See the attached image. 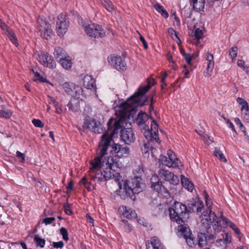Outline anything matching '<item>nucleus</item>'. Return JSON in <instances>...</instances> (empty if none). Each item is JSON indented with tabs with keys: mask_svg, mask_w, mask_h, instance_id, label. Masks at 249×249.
<instances>
[{
	"mask_svg": "<svg viewBox=\"0 0 249 249\" xmlns=\"http://www.w3.org/2000/svg\"><path fill=\"white\" fill-rule=\"evenodd\" d=\"M154 84V81L152 83L149 81L145 87L142 88H140L138 91L129 97L126 101L121 104V117L115 121L113 125V131L111 133V135H114L118 133L119 130L123 125L124 120L129 115V112L133 111L137 107L142 106L144 104L146 101V98L144 94L151 88Z\"/></svg>",
	"mask_w": 249,
	"mask_h": 249,
	"instance_id": "1",
	"label": "nucleus"
},
{
	"mask_svg": "<svg viewBox=\"0 0 249 249\" xmlns=\"http://www.w3.org/2000/svg\"><path fill=\"white\" fill-rule=\"evenodd\" d=\"M92 165L90 170L92 172L96 171L93 180L98 182L106 181L116 177L120 174L119 164L112 157H107V159L98 156L91 161Z\"/></svg>",
	"mask_w": 249,
	"mask_h": 249,
	"instance_id": "2",
	"label": "nucleus"
},
{
	"mask_svg": "<svg viewBox=\"0 0 249 249\" xmlns=\"http://www.w3.org/2000/svg\"><path fill=\"white\" fill-rule=\"evenodd\" d=\"M129 152L128 147L115 143L110 135L106 133L101 136L97 154L104 158L110 156L112 157L111 155L121 158L127 157Z\"/></svg>",
	"mask_w": 249,
	"mask_h": 249,
	"instance_id": "3",
	"label": "nucleus"
},
{
	"mask_svg": "<svg viewBox=\"0 0 249 249\" xmlns=\"http://www.w3.org/2000/svg\"><path fill=\"white\" fill-rule=\"evenodd\" d=\"M117 184L119 188L117 191V195L123 199L129 197L132 200H135V194L142 192L145 188V183L140 177L117 181Z\"/></svg>",
	"mask_w": 249,
	"mask_h": 249,
	"instance_id": "4",
	"label": "nucleus"
},
{
	"mask_svg": "<svg viewBox=\"0 0 249 249\" xmlns=\"http://www.w3.org/2000/svg\"><path fill=\"white\" fill-rule=\"evenodd\" d=\"M201 228L202 231H206L208 233H210L211 226L212 225L214 231L219 232L222 230L220 222L215 213L209 210V214L207 213H203L201 216Z\"/></svg>",
	"mask_w": 249,
	"mask_h": 249,
	"instance_id": "5",
	"label": "nucleus"
},
{
	"mask_svg": "<svg viewBox=\"0 0 249 249\" xmlns=\"http://www.w3.org/2000/svg\"><path fill=\"white\" fill-rule=\"evenodd\" d=\"M169 212L171 219L178 223H183L188 217V208L180 202H175Z\"/></svg>",
	"mask_w": 249,
	"mask_h": 249,
	"instance_id": "6",
	"label": "nucleus"
},
{
	"mask_svg": "<svg viewBox=\"0 0 249 249\" xmlns=\"http://www.w3.org/2000/svg\"><path fill=\"white\" fill-rule=\"evenodd\" d=\"M142 131L145 138L148 140V142L144 145V147L142 150L144 151L145 154L148 152V145H150V141L155 140L158 143L160 142L159 138L158 137V125L156 122L152 119L151 123L150 130H149L147 126H144L142 129Z\"/></svg>",
	"mask_w": 249,
	"mask_h": 249,
	"instance_id": "7",
	"label": "nucleus"
},
{
	"mask_svg": "<svg viewBox=\"0 0 249 249\" xmlns=\"http://www.w3.org/2000/svg\"><path fill=\"white\" fill-rule=\"evenodd\" d=\"M160 162L169 168L180 169L183 166L180 160L178 159L175 154L171 150L167 151V156L161 155L159 159Z\"/></svg>",
	"mask_w": 249,
	"mask_h": 249,
	"instance_id": "8",
	"label": "nucleus"
},
{
	"mask_svg": "<svg viewBox=\"0 0 249 249\" xmlns=\"http://www.w3.org/2000/svg\"><path fill=\"white\" fill-rule=\"evenodd\" d=\"M81 26L84 27L85 32L89 36L96 38L103 37L105 35V30L99 25L93 23L85 25L82 21Z\"/></svg>",
	"mask_w": 249,
	"mask_h": 249,
	"instance_id": "9",
	"label": "nucleus"
},
{
	"mask_svg": "<svg viewBox=\"0 0 249 249\" xmlns=\"http://www.w3.org/2000/svg\"><path fill=\"white\" fill-rule=\"evenodd\" d=\"M62 87L65 92L72 97L80 99L81 100L86 98V95L82 88L79 86H76L73 83L65 82L63 84Z\"/></svg>",
	"mask_w": 249,
	"mask_h": 249,
	"instance_id": "10",
	"label": "nucleus"
},
{
	"mask_svg": "<svg viewBox=\"0 0 249 249\" xmlns=\"http://www.w3.org/2000/svg\"><path fill=\"white\" fill-rule=\"evenodd\" d=\"M37 27L41 36L49 39L53 34V30L49 22L44 18L40 17L37 20Z\"/></svg>",
	"mask_w": 249,
	"mask_h": 249,
	"instance_id": "11",
	"label": "nucleus"
},
{
	"mask_svg": "<svg viewBox=\"0 0 249 249\" xmlns=\"http://www.w3.org/2000/svg\"><path fill=\"white\" fill-rule=\"evenodd\" d=\"M69 25V21L66 14L61 13L57 17L56 23L57 34L59 36H63L67 31Z\"/></svg>",
	"mask_w": 249,
	"mask_h": 249,
	"instance_id": "12",
	"label": "nucleus"
},
{
	"mask_svg": "<svg viewBox=\"0 0 249 249\" xmlns=\"http://www.w3.org/2000/svg\"><path fill=\"white\" fill-rule=\"evenodd\" d=\"M159 177L169 182L171 184L177 185L179 183L178 177L174 173L165 169H160L158 172Z\"/></svg>",
	"mask_w": 249,
	"mask_h": 249,
	"instance_id": "13",
	"label": "nucleus"
},
{
	"mask_svg": "<svg viewBox=\"0 0 249 249\" xmlns=\"http://www.w3.org/2000/svg\"><path fill=\"white\" fill-rule=\"evenodd\" d=\"M37 54V59L40 64L50 69H54L55 68L56 64L52 55L46 52H38Z\"/></svg>",
	"mask_w": 249,
	"mask_h": 249,
	"instance_id": "14",
	"label": "nucleus"
},
{
	"mask_svg": "<svg viewBox=\"0 0 249 249\" xmlns=\"http://www.w3.org/2000/svg\"><path fill=\"white\" fill-rule=\"evenodd\" d=\"M108 61L111 66L118 71L126 69L125 62L120 56L111 55L108 57Z\"/></svg>",
	"mask_w": 249,
	"mask_h": 249,
	"instance_id": "15",
	"label": "nucleus"
},
{
	"mask_svg": "<svg viewBox=\"0 0 249 249\" xmlns=\"http://www.w3.org/2000/svg\"><path fill=\"white\" fill-rule=\"evenodd\" d=\"M83 127L85 129H88L95 133H101L100 123L96 121L94 119L89 118L85 120Z\"/></svg>",
	"mask_w": 249,
	"mask_h": 249,
	"instance_id": "16",
	"label": "nucleus"
},
{
	"mask_svg": "<svg viewBox=\"0 0 249 249\" xmlns=\"http://www.w3.org/2000/svg\"><path fill=\"white\" fill-rule=\"evenodd\" d=\"M120 138L121 140L127 144L134 142L135 140L134 133L131 128L122 129Z\"/></svg>",
	"mask_w": 249,
	"mask_h": 249,
	"instance_id": "17",
	"label": "nucleus"
},
{
	"mask_svg": "<svg viewBox=\"0 0 249 249\" xmlns=\"http://www.w3.org/2000/svg\"><path fill=\"white\" fill-rule=\"evenodd\" d=\"M205 58L206 61L207 68L204 71V75L205 77H209L211 75L214 67L213 55L208 52L205 54Z\"/></svg>",
	"mask_w": 249,
	"mask_h": 249,
	"instance_id": "18",
	"label": "nucleus"
},
{
	"mask_svg": "<svg viewBox=\"0 0 249 249\" xmlns=\"http://www.w3.org/2000/svg\"><path fill=\"white\" fill-rule=\"evenodd\" d=\"M151 187L152 189L158 192H163L166 190L162 185V181L157 175H153L151 178Z\"/></svg>",
	"mask_w": 249,
	"mask_h": 249,
	"instance_id": "19",
	"label": "nucleus"
},
{
	"mask_svg": "<svg viewBox=\"0 0 249 249\" xmlns=\"http://www.w3.org/2000/svg\"><path fill=\"white\" fill-rule=\"evenodd\" d=\"M188 213L191 212H195L196 210L197 213H201L203 209V206L201 203L195 202L194 200L188 201Z\"/></svg>",
	"mask_w": 249,
	"mask_h": 249,
	"instance_id": "20",
	"label": "nucleus"
},
{
	"mask_svg": "<svg viewBox=\"0 0 249 249\" xmlns=\"http://www.w3.org/2000/svg\"><path fill=\"white\" fill-rule=\"evenodd\" d=\"M119 210L122 212L123 214L128 219L135 218L137 216L134 210L126 206H122L120 207Z\"/></svg>",
	"mask_w": 249,
	"mask_h": 249,
	"instance_id": "21",
	"label": "nucleus"
},
{
	"mask_svg": "<svg viewBox=\"0 0 249 249\" xmlns=\"http://www.w3.org/2000/svg\"><path fill=\"white\" fill-rule=\"evenodd\" d=\"M83 85L87 89H92L95 88V81L90 75H86L83 79Z\"/></svg>",
	"mask_w": 249,
	"mask_h": 249,
	"instance_id": "22",
	"label": "nucleus"
},
{
	"mask_svg": "<svg viewBox=\"0 0 249 249\" xmlns=\"http://www.w3.org/2000/svg\"><path fill=\"white\" fill-rule=\"evenodd\" d=\"M179 225L178 226V231L180 232L183 235V237H187V236L190 235L191 232L190 230L187 225L183 223H178Z\"/></svg>",
	"mask_w": 249,
	"mask_h": 249,
	"instance_id": "23",
	"label": "nucleus"
},
{
	"mask_svg": "<svg viewBox=\"0 0 249 249\" xmlns=\"http://www.w3.org/2000/svg\"><path fill=\"white\" fill-rule=\"evenodd\" d=\"M62 67L66 70L70 69L72 65V63L70 57L67 55L64 58L61 59L58 61Z\"/></svg>",
	"mask_w": 249,
	"mask_h": 249,
	"instance_id": "24",
	"label": "nucleus"
},
{
	"mask_svg": "<svg viewBox=\"0 0 249 249\" xmlns=\"http://www.w3.org/2000/svg\"><path fill=\"white\" fill-rule=\"evenodd\" d=\"M68 54L66 52L59 47H56L54 51V55L56 60L58 61L61 59L64 58Z\"/></svg>",
	"mask_w": 249,
	"mask_h": 249,
	"instance_id": "25",
	"label": "nucleus"
},
{
	"mask_svg": "<svg viewBox=\"0 0 249 249\" xmlns=\"http://www.w3.org/2000/svg\"><path fill=\"white\" fill-rule=\"evenodd\" d=\"M181 182L182 186L190 192H192L193 189V184L189 181L188 178L184 176H181Z\"/></svg>",
	"mask_w": 249,
	"mask_h": 249,
	"instance_id": "26",
	"label": "nucleus"
},
{
	"mask_svg": "<svg viewBox=\"0 0 249 249\" xmlns=\"http://www.w3.org/2000/svg\"><path fill=\"white\" fill-rule=\"evenodd\" d=\"M206 0H192L194 8L196 11H202L205 7Z\"/></svg>",
	"mask_w": 249,
	"mask_h": 249,
	"instance_id": "27",
	"label": "nucleus"
},
{
	"mask_svg": "<svg viewBox=\"0 0 249 249\" xmlns=\"http://www.w3.org/2000/svg\"><path fill=\"white\" fill-rule=\"evenodd\" d=\"M221 219L222 220L223 224H228L229 226L237 234H240V231L239 229L231 220L225 217H223V216H221Z\"/></svg>",
	"mask_w": 249,
	"mask_h": 249,
	"instance_id": "28",
	"label": "nucleus"
},
{
	"mask_svg": "<svg viewBox=\"0 0 249 249\" xmlns=\"http://www.w3.org/2000/svg\"><path fill=\"white\" fill-rule=\"evenodd\" d=\"M148 119V116L145 113L140 112L137 116L136 122L139 125H142L145 124Z\"/></svg>",
	"mask_w": 249,
	"mask_h": 249,
	"instance_id": "29",
	"label": "nucleus"
},
{
	"mask_svg": "<svg viewBox=\"0 0 249 249\" xmlns=\"http://www.w3.org/2000/svg\"><path fill=\"white\" fill-rule=\"evenodd\" d=\"M120 227L122 231L126 233L130 232L132 230V227L126 220H121L120 223Z\"/></svg>",
	"mask_w": 249,
	"mask_h": 249,
	"instance_id": "30",
	"label": "nucleus"
},
{
	"mask_svg": "<svg viewBox=\"0 0 249 249\" xmlns=\"http://www.w3.org/2000/svg\"><path fill=\"white\" fill-rule=\"evenodd\" d=\"M194 36H195V42H194L196 45H198L199 43V40L203 37V33L202 30L197 28L194 32Z\"/></svg>",
	"mask_w": 249,
	"mask_h": 249,
	"instance_id": "31",
	"label": "nucleus"
},
{
	"mask_svg": "<svg viewBox=\"0 0 249 249\" xmlns=\"http://www.w3.org/2000/svg\"><path fill=\"white\" fill-rule=\"evenodd\" d=\"M154 8L163 18H166L168 17L169 15L168 12L162 5L159 4H156L155 5Z\"/></svg>",
	"mask_w": 249,
	"mask_h": 249,
	"instance_id": "32",
	"label": "nucleus"
},
{
	"mask_svg": "<svg viewBox=\"0 0 249 249\" xmlns=\"http://www.w3.org/2000/svg\"><path fill=\"white\" fill-rule=\"evenodd\" d=\"M103 6L108 11L111 12L114 9V6L110 0H100Z\"/></svg>",
	"mask_w": 249,
	"mask_h": 249,
	"instance_id": "33",
	"label": "nucleus"
},
{
	"mask_svg": "<svg viewBox=\"0 0 249 249\" xmlns=\"http://www.w3.org/2000/svg\"><path fill=\"white\" fill-rule=\"evenodd\" d=\"M213 155L217 157L221 161L224 162H227V160L224 157L222 152L220 151V148L215 147L214 151H213Z\"/></svg>",
	"mask_w": 249,
	"mask_h": 249,
	"instance_id": "34",
	"label": "nucleus"
},
{
	"mask_svg": "<svg viewBox=\"0 0 249 249\" xmlns=\"http://www.w3.org/2000/svg\"><path fill=\"white\" fill-rule=\"evenodd\" d=\"M198 245L200 247H203L207 244V239L205 235L202 233L198 235Z\"/></svg>",
	"mask_w": 249,
	"mask_h": 249,
	"instance_id": "35",
	"label": "nucleus"
},
{
	"mask_svg": "<svg viewBox=\"0 0 249 249\" xmlns=\"http://www.w3.org/2000/svg\"><path fill=\"white\" fill-rule=\"evenodd\" d=\"M184 238L186 240L187 244L190 247H194L196 244V241H195V238L192 233L189 236L184 237Z\"/></svg>",
	"mask_w": 249,
	"mask_h": 249,
	"instance_id": "36",
	"label": "nucleus"
},
{
	"mask_svg": "<svg viewBox=\"0 0 249 249\" xmlns=\"http://www.w3.org/2000/svg\"><path fill=\"white\" fill-rule=\"evenodd\" d=\"M34 241L36 244L37 247L43 248L45 244V240L41 238L39 235H36L34 238Z\"/></svg>",
	"mask_w": 249,
	"mask_h": 249,
	"instance_id": "37",
	"label": "nucleus"
},
{
	"mask_svg": "<svg viewBox=\"0 0 249 249\" xmlns=\"http://www.w3.org/2000/svg\"><path fill=\"white\" fill-rule=\"evenodd\" d=\"M237 102L242 106L241 110L243 112L244 110L249 109V106L247 102L244 99L238 97L237 98Z\"/></svg>",
	"mask_w": 249,
	"mask_h": 249,
	"instance_id": "38",
	"label": "nucleus"
},
{
	"mask_svg": "<svg viewBox=\"0 0 249 249\" xmlns=\"http://www.w3.org/2000/svg\"><path fill=\"white\" fill-rule=\"evenodd\" d=\"M5 33L8 36L10 40L14 44L17 45L18 44L17 39L15 34L12 32V31L8 30Z\"/></svg>",
	"mask_w": 249,
	"mask_h": 249,
	"instance_id": "39",
	"label": "nucleus"
},
{
	"mask_svg": "<svg viewBox=\"0 0 249 249\" xmlns=\"http://www.w3.org/2000/svg\"><path fill=\"white\" fill-rule=\"evenodd\" d=\"M12 115L11 111L9 109L5 110H0V117L4 118H9Z\"/></svg>",
	"mask_w": 249,
	"mask_h": 249,
	"instance_id": "40",
	"label": "nucleus"
},
{
	"mask_svg": "<svg viewBox=\"0 0 249 249\" xmlns=\"http://www.w3.org/2000/svg\"><path fill=\"white\" fill-rule=\"evenodd\" d=\"M60 232L62 236L63 239L65 241H68L69 240V236L67 229L64 227H62L60 230Z\"/></svg>",
	"mask_w": 249,
	"mask_h": 249,
	"instance_id": "41",
	"label": "nucleus"
},
{
	"mask_svg": "<svg viewBox=\"0 0 249 249\" xmlns=\"http://www.w3.org/2000/svg\"><path fill=\"white\" fill-rule=\"evenodd\" d=\"M237 51L238 49L237 47H233L230 50V55L232 60L236 57Z\"/></svg>",
	"mask_w": 249,
	"mask_h": 249,
	"instance_id": "42",
	"label": "nucleus"
},
{
	"mask_svg": "<svg viewBox=\"0 0 249 249\" xmlns=\"http://www.w3.org/2000/svg\"><path fill=\"white\" fill-rule=\"evenodd\" d=\"M33 73H34V81H39L40 82H44V78L40 76L39 73L37 72H35L33 70H32Z\"/></svg>",
	"mask_w": 249,
	"mask_h": 249,
	"instance_id": "43",
	"label": "nucleus"
},
{
	"mask_svg": "<svg viewBox=\"0 0 249 249\" xmlns=\"http://www.w3.org/2000/svg\"><path fill=\"white\" fill-rule=\"evenodd\" d=\"M32 123L36 127L41 128L44 126L42 122L39 119H34L32 120Z\"/></svg>",
	"mask_w": 249,
	"mask_h": 249,
	"instance_id": "44",
	"label": "nucleus"
},
{
	"mask_svg": "<svg viewBox=\"0 0 249 249\" xmlns=\"http://www.w3.org/2000/svg\"><path fill=\"white\" fill-rule=\"evenodd\" d=\"M54 220L55 218L53 217H47L43 219V222L44 223L45 225H48L51 224Z\"/></svg>",
	"mask_w": 249,
	"mask_h": 249,
	"instance_id": "45",
	"label": "nucleus"
},
{
	"mask_svg": "<svg viewBox=\"0 0 249 249\" xmlns=\"http://www.w3.org/2000/svg\"><path fill=\"white\" fill-rule=\"evenodd\" d=\"M64 209L65 212L68 215H71L72 214V211L71 210V209L70 208V206L68 204H65L64 205Z\"/></svg>",
	"mask_w": 249,
	"mask_h": 249,
	"instance_id": "46",
	"label": "nucleus"
},
{
	"mask_svg": "<svg viewBox=\"0 0 249 249\" xmlns=\"http://www.w3.org/2000/svg\"><path fill=\"white\" fill-rule=\"evenodd\" d=\"M53 246L54 248H62L64 246V243L61 241L58 242H53Z\"/></svg>",
	"mask_w": 249,
	"mask_h": 249,
	"instance_id": "47",
	"label": "nucleus"
},
{
	"mask_svg": "<svg viewBox=\"0 0 249 249\" xmlns=\"http://www.w3.org/2000/svg\"><path fill=\"white\" fill-rule=\"evenodd\" d=\"M150 246H149L147 249H163V247L161 245V244L160 242L155 244L154 245L151 247L152 249H150Z\"/></svg>",
	"mask_w": 249,
	"mask_h": 249,
	"instance_id": "48",
	"label": "nucleus"
},
{
	"mask_svg": "<svg viewBox=\"0 0 249 249\" xmlns=\"http://www.w3.org/2000/svg\"><path fill=\"white\" fill-rule=\"evenodd\" d=\"M183 58L186 60L188 64L191 65L192 56L190 55V54L187 53L183 56Z\"/></svg>",
	"mask_w": 249,
	"mask_h": 249,
	"instance_id": "49",
	"label": "nucleus"
},
{
	"mask_svg": "<svg viewBox=\"0 0 249 249\" xmlns=\"http://www.w3.org/2000/svg\"><path fill=\"white\" fill-rule=\"evenodd\" d=\"M16 156L18 159H21V161L22 162H24L25 161V156L23 153L17 151L16 152Z\"/></svg>",
	"mask_w": 249,
	"mask_h": 249,
	"instance_id": "50",
	"label": "nucleus"
},
{
	"mask_svg": "<svg viewBox=\"0 0 249 249\" xmlns=\"http://www.w3.org/2000/svg\"><path fill=\"white\" fill-rule=\"evenodd\" d=\"M224 242L225 244L230 243L231 241V236L229 234L226 233L225 237H224Z\"/></svg>",
	"mask_w": 249,
	"mask_h": 249,
	"instance_id": "51",
	"label": "nucleus"
},
{
	"mask_svg": "<svg viewBox=\"0 0 249 249\" xmlns=\"http://www.w3.org/2000/svg\"><path fill=\"white\" fill-rule=\"evenodd\" d=\"M0 27L2 30L6 32L8 31V27L7 25L2 21V20L0 18Z\"/></svg>",
	"mask_w": 249,
	"mask_h": 249,
	"instance_id": "52",
	"label": "nucleus"
},
{
	"mask_svg": "<svg viewBox=\"0 0 249 249\" xmlns=\"http://www.w3.org/2000/svg\"><path fill=\"white\" fill-rule=\"evenodd\" d=\"M244 119L247 122L249 123V109L244 110Z\"/></svg>",
	"mask_w": 249,
	"mask_h": 249,
	"instance_id": "53",
	"label": "nucleus"
},
{
	"mask_svg": "<svg viewBox=\"0 0 249 249\" xmlns=\"http://www.w3.org/2000/svg\"><path fill=\"white\" fill-rule=\"evenodd\" d=\"M237 66L242 69L245 71V68H247V67L245 66V62L242 60H238L237 63Z\"/></svg>",
	"mask_w": 249,
	"mask_h": 249,
	"instance_id": "54",
	"label": "nucleus"
},
{
	"mask_svg": "<svg viewBox=\"0 0 249 249\" xmlns=\"http://www.w3.org/2000/svg\"><path fill=\"white\" fill-rule=\"evenodd\" d=\"M140 39L141 41V42H142L144 48L145 49H147L148 48V44H147L146 40L144 38V37L140 35Z\"/></svg>",
	"mask_w": 249,
	"mask_h": 249,
	"instance_id": "55",
	"label": "nucleus"
},
{
	"mask_svg": "<svg viewBox=\"0 0 249 249\" xmlns=\"http://www.w3.org/2000/svg\"><path fill=\"white\" fill-rule=\"evenodd\" d=\"M159 242H160V241L158 238H157V237H153V238H152L151 241V247L154 245L155 244H157Z\"/></svg>",
	"mask_w": 249,
	"mask_h": 249,
	"instance_id": "56",
	"label": "nucleus"
},
{
	"mask_svg": "<svg viewBox=\"0 0 249 249\" xmlns=\"http://www.w3.org/2000/svg\"><path fill=\"white\" fill-rule=\"evenodd\" d=\"M48 102L49 104H53L54 106L57 105V103L56 102V101L52 97L50 96H48Z\"/></svg>",
	"mask_w": 249,
	"mask_h": 249,
	"instance_id": "57",
	"label": "nucleus"
},
{
	"mask_svg": "<svg viewBox=\"0 0 249 249\" xmlns=\"http://www.w3.org/2000/svg\"><path fill=\"white\" fill-rule=\"evenodd\" d=\"M168 32L172 37H173L174 36L177 37L176 31L172 28H169L168 30Z\"/></svg>",
	"mask_w": 249,
	"mask_h": 249,
	"instance_id": "58",
	"label": "nucleus"
},
{
	"mask_svg": "<svg viewBox=\"0 0 249 249\" xmlns=\"http://www.w3.org/2000/svg\"><path fill=\"white\" fill-rule=\"evenodd\" d=\"M174 25H176L178 27H179L180 25V20L175 15L174 18Z\"/></svg>",
	"mask_w": 249,
	"mask_h": 249,
	"instance_id": "59",
	"label": "nucleus"
},
{
	"mask_svg": "<svg viewBox=\"0 0 249 249\" xmlns=\"http://www.w3.org/2000/svg\"><path fill=\"white\" fill-rule=\"evenodd\" d=\"M55 107V113L57 114H61L62 112V110L61 108L58 106V103L57 104V105L54 106Z\"/></svg>",
	"mask_w": 249,
	"mask_h": 249,
	"instance_id": "60",
	"label": "nucleus"
},
{
	"mask_svg": "<svg viewBox=\"0 0 249 249\" xmlns=\"http://www.w3.org/2000/svg\"><path fill=\"white\" fill-rule=\"evenodd\" d=\"M203 140L207 144H209L212 142V140L209 137H204Z\"/></svg>",
	"mask_w": 249,
	"mask_h": 249,
	"instance_id": "61",
	"label": "nucleus"
},
{
	"mask_svg": "<svg viewBox=\"0 0 249 249\" xmlns=\"http://www.w3.org/2000/svg\"><path fill=\"white\" fill-rule=\"evenodd\" d=\"M205 201H206V205L207 206L208 208L209 209L211 206V202L210 200H209L208 196H207V195H206L205 196Z\"/></svg>",
	"mask_w": 249,
	"mask_h": 249,
	"instance_id": "62",
	"label": "nucleus"
},
{
	"mask_svg": "<svg viewBox=\"0 0 249 249\" xmlns=\"http://www.w3.org/2000/svg\"><path fill=\"white\" fill-rule=\"evenodd\" d=\"M73 183L72 181H71L69 184H68V185L67 187V192L68 191H70L71 190V189H72V188L73 187Z\"/></svg>",
	"mask_w": 249,
	"mask_h": 249,
	"instance_id": "63",
	"label": "nucleus"
},
{
	"mask_svg": "<svg viewBox=\"0 0 249 249\" xmlns=\"http://www.w3.org/2000/svg\"><path fill=\"white\" fill-rule=\"evenodd\" d=\"M166 58H167V59H168V61H169L170 62H172L173 63H174V61H173V59H172V56L170 52H169L166 54Z\"/></svg>",
	"mask_w": 249,
	"mask_h": 249,
	"instance_id": "64",
	"label": "nucleus"
}]
</instances>
